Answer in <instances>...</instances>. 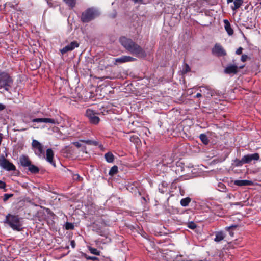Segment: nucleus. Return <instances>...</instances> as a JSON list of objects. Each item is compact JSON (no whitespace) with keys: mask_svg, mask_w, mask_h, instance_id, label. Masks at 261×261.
I'll list each match as a JSON object with an SVG mask.
<instances>
[{"mask_svg":"<svg viewBox=\"0 0 261 261\" xmlns=\"http://www.w3.org/2000/svg\"><path fill=\"white\" fill-rule=\"evenodd\" d=\"M120 44L130 54L139 58L146 57L144 50L132 39L125 37H121L119 39Z\"/></svg>","mask_w":261,"mask_h":261,"instance_id":"obj_1","label":"nucleus"},{"mask_svg":"<svg viewBox=\"0 0 261 261\" xmlns=\"http://www.w3.org/2000/svg\"><path fill=\"white\" fill-rule=\"evenodd\" d=\"M4 222L8 224L14 230L19 231L22 229L20 219L17 215L8 214L6 216Z\"/></svg>","mask_w":261,"mask_h":261,"instance_id":"obj_2","label":"nucleus"},{"mask_svg":"<svg viewBox=\"0 0 261 261\" xmlns=\"http://www.w3.org/2000/svg\"><path fill=\"white\" fill-rule=\"evenodd\" d=\"M99 15V13L97 10L93 8H90L82 13L81 19L83 22H88Z\"/></svg>","mask_w":261,"mask_h":261,"instance_id":"obj_3","label":"nucleus"},{"mask_svg":"<svg viewBox=\"0 0 261 261\" xmlns=\"http://www.w3.org/2000/svg\"><path fill=\"white\" fill-rule=\"evenodd\" d=\"M12 82V80L8 73H0V88H4L6 91H8Z\"/></svg>","mask_w":261,"mask_h":261,"instance_id":"obj_4","label":"nucleus"},{"mask_svg":"<svg viewBox=\"0 0 261 261\" xmlns=\"http://www.w3.org/2000/svg\"><path fill=\"white\" fill-rule=\"evenodd\" d=\"M32 145L36 155L38 156L39 158L44 156L43 146L39 141L36 140H33Z\"/></svg>","mask_w":261,"mask_h":261,"instance_id":"obj_5","label":"nucleus"},{"mask_svg":"<svg viewBox=\"0 0 261 261\" xmlns=\"http://www.w3.org/2000/svg\"><path fill=\"white\" fill-rule=\"evenodd\" d=\"M86 115L88 118L90 122L92 124H97L100 121V119L96 115V114L91 109L87 110Z\"/></svg>","mask_w":261,"mask_h":261,"instance_id":"obj_6","label":"nucleus"},{"mask_svg":"<svg viewBox=\"0 0 261 261\" xmlns=\"http://www.w3.org/2000/svg\"><path fill=\"white\" fill-rule=\"evenodd\" d=\"M212 51L214 55L218 57L224 56L226 55V52L224 48L219 43L215 44Z\"/></svg>","mask_w":261,"mask_h":261,"instance_id":"obj_7","label":"nucleus"},{"mask_svg":"<svg viewBox=\"0 0 261 261\" xmlns=\"http://www.w3.org/2000/svg\"><path fill=\"white\" fill-rule=\"evenodd\" d=\"M0 166L8 171H14L16 170L15 166L5 158L0 159Z\"/></svg>","mask_w":261,"mask_h":261,"instance_id":"obj_8","label":"nucleus"},{"mask_svg":"<svg viewBox=\"0 0 261 261\" xmlns=\"http://www.w3.org/2000/svg\"><path fill=\"white\" fill-rule=\"evenodd\" d=\"M243 67L244 66H242L238 67L236 65L230 64L225 68L224 72L227 74H236L238 73L239 69H242Z\"/></svg>","mask_w":261,"mask_h":261,"instance_id":"obj_9","label":"nucleus"},{"mask_svg":"<svg viewBox=\"0 0 261 261\" xmlns=\"http://www.w3.org/2000/svg\"><path fill=\"white\" fill-rule=\"evenodd\" d=\"M243 157L244 159L243 162H245L246 164L250 163L252 161H257L260 159V156L258 153L248 154L245 155Z\"/></svg>","mask_w":261,"mask_h":261,"instance_id":"obj_10","label":"nucleus"},{"mask_svg":"<svg viewBox=\"0 0 261 261\" xmlns=\"http://www.w3.org/2000/svg\"><path fill=\"white\" fill-rule=\"evenodd\" d=\"M200 92H201L205 97H212L214 94V91L208 86L200 87Z\"/></svg>","mask_w":261,"mask_h":261,"instance_id":"obj_11","label":"nucleus"},{"mask_svg":"<svg viewBox=\"0 0 261 261\" xmlns=\"http://www.w3.org/2000/svg\"><path fill=\"white\" fill-rule=\"evenodd\" d=\"M79 46V43L76 41L71 42L69 44L65 46L62 49H60V51L62 55L65 54L68 51H72L74 48Z\"/></svg>","mask_w":261,"mask_h":261,"instance_id":"obj_12","label":"nucleus"},{"mask_svg":"<svg viewBox=\"0 0 261 261\" xmlns=\"http://www.w3.org/2000/svg\"><path fill=\"white\" fill-rule=\"evenodd\" d=\"M32 122L37 123H51L54 124H58L57 120L49 118H35L32 119Z\"/></svg>","mask_w":261,"mask_h":261,"instance_id":"obj_13","label":"nucleus"},{"mask_svg":"<svg viewBox=\"0 0 261 261\" xmlns=\"http://www.w3.org/2000/svg\"><path fill=\"white\" fill-rule=\"evenodd\" d=\"M136 60V58H134L129 56H123L120 58H116L115 61L116 63H123L125 62H133Z\"/></svg>","mask_w":261,"mask_h":261,"instance_id":"obj_14","label":"nucleus"},{"mask_svg":"<svg viewBox=\"0 0 261 261\" xmlns=\"http://www.w3.org/2000/svg\"><path fill=\"white\" fill-rule=\"evenodd\" d=\"M54 153L51 149L49 148L46 150V159L47 162L51 165L55 166V163L54 161Z\"/></svg>","mask_w":261,"mask_h":261,"instance_id":"obj_15","label":"nucleus"},{"mask_svg":"<svg viewBox=\"0 0 261 261\" xmlns=\"http://www.w3.org/2000/svg\"><path fill=\"white\" fill-rule=\"evenodd\" d=\"M19 161L21 165L23 167H28L31 164L29 157L25 155L20 156Z\"/></svg>","mask_w":261,"mask_h":261,"instance_id":"obj_16","label":"nucleus"},{"mask_svg":"<svg viewBox=\"0 0 261 261\" xmlns=\"http://www.w3.org/2000/svg\"><path fill=\"white\" fill-rule=\"evenodd\" d=\"M224 23V28L227 34L229 36H231L233 34V30L231 27L230 23L227 19H224L223 20Z\"/></svg>","mask_w":261,"mask_h":261,"instance_id":"obj_17","label":"nucleus"},{"mask_svg":"<svg viewBox=\"0 0 261 261\" xmlns=\"http://www.w3.org/2000/svg\"><path fill=\"white\" fill-rule=\"evenodd\" d=\"M253 184L252 181L248 180H236L234 184L238 186H250Z\"/></svg>","mask_w":261,"mask_h":261,"instance_id":"obj_18","label":"nucleus"},{"mask_svg":"<svg viewBox=\"0 0 261 261\" xmlns=\"http://www.w3.org/2000/svg\"><path fill=\"white\" fill-rule=\"evenodd\" d=\"M213 210L215 211V213L217 214L218 216H221L223 214V213L221 212V210H222V207L221 205H219L217 204H213Z\"/></svg>","mask_w":261,"mask_h":261,"instance_id":"obj_19","label":"nucleus"},{"mask_svg":"<svg viewBox=\"0 0 261 261\" xmlns=\"http://www.w3.org/2000/svg\"><path fill=\"white\" fill-rule=\"evenodd\" d=\"M225 238V234L222 231L218 232L216 233L215 241L219 242L223 240Z\"/></svg>","mask_w":261,"mask_h":261,"instance_id":"obj_20","label":"nucleus"},{"mask_svg":"<svg viewBox=\"0 0 261 261\" xmlns=\"http://www.w3.org/2000/svg\"><path fill=\"white\" fill-rule=\"evenodd\" d=\"M105 158L108 163H112L114 160V156L110 152L105 154Z\"/></svg>","mask_w":261,"mask_h":261,"instance_id":"obj_21","label":"nucleus"},{"mask_svg":"<svg viewBox=\"0 0 261 261\" xmlns=\"http://www.w3.org/2000/svg\"><path fill=\"white\" fill-rule=\"evenodd\" d=\"M243 3V0H234L233 2L234 6L231 7L232 9L236 11L242 5Z\"/></svg>","mask_w":261,"mask_h":261,"instance_id":"obj_22","label":"nucleus"},{"mask_svg":"<svg viewBox=\"0 0 261 261\" xmlns=\"http://www.w3.org/2000/svg\"><path fill=\"white\" fill-rule=\"evenodd\" d=\"M28 169L31 172V173H38L39 172V168L36 167V166L34 165H32L31 164H30V165H29L28 166Z\"/></svg>","mask_w":261,"mask_h":261,"instance_id":"obj_23","label":"nucleus"},{"mask_svg":"<svg viewBox=\"0 0 261 261\" xmlns=\"http://www.w3.org/2000/svg\"><path fill=\"white\" fill-rule=\"evenodd\" d=\"M190 201H191V199L189 197L182 198L180 200V204L182 206H187L188 205V204H189Z\"/></svg>","mask_w":261,"mask_h":261,"instance_id":"obj_24","label":"nucleus"},{"mask_svg":"<svg viewBox=\"0 0 261 261\" xmlns=\"http://www.w3.org/2000/svg\"><path fill=\"white\" fill-rule=\"evenodd\" d=\"M201 141L203 142V144L206 145L208 143V139L206 135L204 134H202L199 136Z\"/></svg>","mask_w":261,"mask_h":261,"instance_id":"obj_25","label":"nucleus"},{"mask_svg":"<svg viewBox=\"0 0 261 261\" xmlns=\"http://www.w3.org/2000/svg\"><path fill=\"white\" fill-rule=\"evenodd\" d=\"M118 172V167L117 166H113L109 172V174L111 176H113Z\"/></svg>","mask_w":261,"mask_h":261,"instance_id":"obj_26","label":"nucleus"},{"mask_svg":"<svg viewBox=\"0 0 261 261\" xmlns=\"http://www.w3.org/2000/svg\"><path fill=\"white\" fill-rule=\"evenodd\" d=\"M71 8H73L76 4V0H63Z\"/></svg>","mask_w":261,"mask_h":261,"instance_id":"obj_27","label":"nucleus"},{"mask_svg":"<svg viewBox=\"0 0 261 261\" xmlns=\"http://www.w3.org/2000/svg\"><path fill=\"white\" fill-rule=\"evenodd\" d=\"M244 157L243 156L241 160L236 159L234 160V163L236 166L240 167L242 166L243 164H246L245 162H243Z\"/></svg>","mask_w":261,"mask_h":261,"instance_id":"obj_28","label":"nucleus"},{"mask_svg":"<svg viewBox=\"0 0 261 261\" xmlns=\"http://www.w3.org/2000/svg\"><path fill=\"white\" fill-rule=\"evenodd\" d=\"M89 251L90 252L94 255H100V251H99L97 249L94 248H90Z\"/></svg>","mask_w":261,"mask_h":261,"instance_id":"obj_29","label":"nucleus"},{"mask_svg":"<svg viewBox=\"0 0 261 261\" xmlns=\"http://www.w3.org/2000/svg\"><path fill=\"white\" fill-rule=\"evenodd\" d=\"M190 71V67L187 64H185L184 68L182 71V74H186Z\"/></svg>","mask_w":261,"mask_h":261,"instance_id":"obj_30","label":"nucleus"},{"mask_svg":"<svg viewBox=\"0 0 261 261\" xmlns=\"http://www.w3.org/2000/svg\"><path fill=\"white\" fill-rule=\"evenodd\" d=\"M72 178L75 181H81L83 179L82 177H81L78 174H73Z\"/></svg>","mask_w":261,"mask_h":261,"instance_id":"obj_31","label":"nucleus"},{"mask_svg":"<svg viewBox=\"0 0 261 261\" xmlns=\"http://www.w3.org/2000/svg\"><path fill=\"white\" fill-rule=\"evenodd\" d=\"M65 228L67 230L73 229L74 228V225L71 223L67 222L65 224Z\"/></svg>","mask_w":261,"mask_h":261,"instance_id":"obj_32","label":"nucleus"},{"mask_svg":"<svg viewBox=\"0 0 261 261\" xmlns=\"http://www.w3.org/2000/svg\"><path fill=\"white\" fill-rule=\"evenodd\" d=\"M13 196V194H5L4 195L3 200L4 201H6L8 200L9 198L12 197Z\"/></svg>","mask_w":261,"mask_h":261,"instance_id":"obj_33","label":"nucleus"},{"mask_svg":"<svg viewBox=\"0 0 261 261\" xmlns=\"http://www.w3.org/2000/svg\"><path fill=\"white\" fill-rule=\"evenodd\" d=\"M234 227H236V226L235 225H232V226H230L229 227H226V230L229 231V234L231 236H233V232L232 231H230V229L231 228H234Z\"/></svg>","mask_w":261,"mask_h":261,"instance_id":"obj_34","label":"nucleus"},{"mask_svg":"<svg viewBox=\"0 0 261 261\" xmlns=\"http://www.w3.org/2000/svg\"><path fill=\"white\" fill-rule=\"evenodd\" d=\"M85 257L88 260H93V261H95V260H96L98 259L97 257H95V256H88L86 255H85Z\"/></svg>","mask_w":261,"mask_h":261,"instance_id":"obj_35","label":"nucleus"},{"mask_svg":"<svg viewBox=\"0 0 261 261\" xmlns=\"http://www.w3.org/2000/svg\"><path fill=\"white\" fill-rule=\"evenodd\" d=\"M188 227L192 229H194L196 227V225L194 223L191 222V223H189Z\"/></svg>","mask_w":261,"mask_h":261,"instance_id":"obj_36","label":"nucleus"},{"mask_svg":"<svg viewBox=\"0 0 261 261\" xmlns=\"http://www.w3.org/2000/svg\"><path fill=\"white\" fill-rule=\"evenodd\" d=\"M243 48L242 47H239L238 48L236 51V54L241 55L242 53Z\"/></svg>","mask_w":261,"mask_h":261,"instance_id":"obj_37","label":"nucleus"},{"mask_svg":"<svg viewBox=\"0 0 261 261\" xmlns=\"http://www.w3.org/2000/svg\"><path fill=\"white\" fill-rule=\"evenodd\" d=\"M248 57L247 55H242L241 56V60L242 62H245L246 61Z\"/></svg>","mask_w":261,"mask_h":261,"instance_id":"obj_38","label":"nucleus"},{"mask_svg":"<svg viewBox=\"0 0 261 261\" xmlns=\"http://www.w3.org/2000/svg\"><path fill=\"white\" fill-rule=\"evenodd\" d=\"M6 184L5 182L0 180V189H4L6 187Z\"/></svg>","mask_w":261,"mask_h":261,"instance_id":"obj_39","label":"nucleus"},{"mask_svg":"<svg viewBox=\"0 0 261 261\" xmlns=\"http://www.w3.org/2000/svg\"><path fill=\"white\" fill-rule=\"evenodd\" d=\"M76 147L80 148L81 146V144L79 142H74L72 143Z\"/></svg>","mask_w":261,"mask_h":261,"instance_id":"obj_40","label":"nucleus"},{"mask_svg":"<svg viewBox=\"0 0 261 261\" xmlns=\"http://www.w3.org/2000/svg\"><path fill=\"white\" fill-rule=\"evenodd\" d=\"M133 2H134L135 3H138V4H143V0H132Z\"/></svg>","mask_w":261,"mask_h":261,"instance_id":"obj_41","label":"nucleus"},{"mask_svg":"<svg viewBox=\"0 0 261 261\" xmlns=\"http://www.w3.org/2000/svg\"><path fill=\"white\" fill-rule=\"evenodd\" d=\"M202 97V94H201V92H199V93H198L196 96H195V97H196V98H200Z\"/></svg>","mask_w":261,"mask_h":261,"instance_id":"obj_42","label":"nucleus"},{"mask_svg":"<svg viewBox=\"0 0 261 261\" xmlns=\"http://www.w3.org/2000/svg\"><path fill=\"white\" fill-rule=\"evenodd\" d=\"M70 244H71V246H72V248H74V247H75V243L74 241L72 240V241H71Z\"/></svg>","mask_w":261,"mask_h":261,"instance_id":"obj_43","label":"nucleus"},{"mask_svg":"<svg viewBox=\"0 0 261 261\" xmlns=\"http://www.w3.org/2000/svg\"><path fill=\"white\" fill-rule=\"evenodd\" d=\"M5 109V106L2 103H0V110L1 111Z\"/></svg>","mask_w":261,"mask_h":261,"instance_id":"obj_44","label":"nucleus"},{"mask_svg":"<svg viewBox=\"0 0 261 261\" xmlns=\"http://www.w3.org/2000/svg\"><path fill=\"white\" fill-rule=\"evenodd\" d=\"M219 186H220L221 188H223V189H225V188H223L224 185L223 184H220Z\"/></svg>","mask_w":261,"mask_h":261,"instance_id":"obj_45","label":"nucleus"},{"mask_svg":"<svg viewBox=\"0 0 261 261\" xmlns=\"http://www.w3.org/2000/svg\"><path fill=\"white\" fill-rule=\"evenodd\" d=\"M234 0H227V3H230L232 2H234Z\"/></svg>","mask_w":261,"mask_h":261,"instance_id":"obj_46","label":"nucleus"},{"mask_svg":"<svg viewBox=\"0 0 261 261\" xmlns=\"http://www.w3.org/2000/svg\"><path fill=\"white\" fill-rule=\"evenodd\" d=\"M134 139H136L137 140H138V137H133Z\"/></svg>","mask_w":261,"mask_h":261,"instance_id":"obj_47","label":"nucleus"},{"mask_svg":"<svg viewBox=\"0 0 261 261\" xmlns=\"http://www.w3.org/2000/svg\"><path fill=\"white\" fill-rule=\"evenodd\" d=\"M34 128H38L37 127L33 126Z\"/></svg>","mask_w":261,"mask_h":261,"instance_id":"obj_48","label":"nucleus"},{"mask_svg":"<svg viewBox=\"0 0 261 261\" xmlns=\"http://www.w3.org/2000/svg\"><path fill=\"white\" fill-rule=\"evenodd\" d=\"M89 142V141H86V143H88Z\"/></svg>","mask_w":261,"mask_h":261,"instance_id":"obj_49","label":"nucleus"},{"mask_svg":"<svg viewBox=\"0 0 261 261\" xmlns=\"http://www.w3.org/2000/svg\"><path fill=\"white\" fill-rule=\"evenodd\" d=\"M260 5H261V2L260 3Z\"/></svg>","mask_w":261,"mask_h":261,"instance_id":"obj_50","label":"nucleus"}]
</instances>
